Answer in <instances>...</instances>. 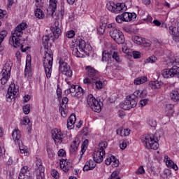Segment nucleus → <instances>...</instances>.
Listing matches in <instances>:
<instances>
[{"label":"nucleus","mask_w":179,"mask_h":179,"mask_svg":"<svg viewBox=\"0 0 179 179\" xmlns=\"http://www.w3.org/2000/svg\"><path fill=\"white\" fill-rule=\"evenodd\" d=\"M107 27L106 24H102L101 25L99 26L98 28V32L99 34H104V31H106V27Z\"/></svg>","instance_id":"obj_47"},{"label":"nucleus","mask_w":179,"mask_h":179,"mask_svg":"<svg viewBox=\"0 0 179 179\" xmlns=\"http://www.w3.org/2000/svg\"><path fill=\"white\" fill-rule=\"evenodd\" d=\"M152 89H160L163 86V83L162 81H153L150 83Z\"/></svg>","instance_id":"obj_31"},{"label":"nucleus","mask_w":179,"mask_h":179,"mask_svg":"<svg viewBox=\"0 0 179 179\" xmlns=\"http://www.w3.org/2000/svg\"><path fill=\"white\" fill-rule=\"evenodd\" d=\"M127 141H122L120 143V148L122 150H124L127 149Z\"/></svg>","instance_id":"obj_57"},{"label":"nucleus","mask_w":179,"mask_h":179,"mask_svg":"<svg viewBox=\"0 0 179 179\" xmlns=\"http://www.w3.org/2000/svg\"><path fill=\"white\" fill-rule=\"evenodd\" d=\"M76 122V115L75 114H71L67 120V128L68 129H72V127Z\"/></svg>","instance_id":"obj_19"},{"label":"nucleus","mask_w":179,"mask_h":179,"mask_svg":"<svg viewBox=\"0 0 179 179\" xmlns=\"http://www.w3.org/2000/svg\"><path fill=\"white\" fill-rule=\"evenodd\" d=\"M51 176L53 177V178H56V179L59 178V173H58V171L55 169L52 170Z\"/></svg>","instance_id":"obj_54"},{"label":"nucleus","mask_w":179,"mask_h":179,"mask_svg":"<svg viewBox=\"0 0 179 179\" xmlns=\"http://www.w3.org/2000/svg\"><path fill=\"white\" fill-rule=\"evenodd\" d=\"M133 58H134V59H138V58H141V52H139L138 51H134L133 52Z\"/></svg>","instance_id":"obj_61"},{"label":"nucleus","mask_w":179,"mask_h":179,"mask_svg":"<svg viewBox=\"0 0 179 179\" xmlns=\"http://www.w3.org/2000/svg\"><path fill=\"white\" fill-rule=\"evenodd\" d=\"M174 108V105L171 103H168L166 105L165 111L169 115L173 114V109Z\"/></svg>","instance_id":"obj_39"},{"label":"nucleus","mask_w":179,"mask_h":179,"mask_svg":"<svg viewBox=\"0 0 179 179\" xmlns=\"http://www.w3.org/2000/svg\"><path fill=\"white\" fill-rule=\"evenodd\" d=\"M163 78L171 79V78H179V67L173 66L171 69H164L161 72Z\"/></svg>","instance_id":"obj_6"},{"label":"nucleus","mask_w":179,"mask_h":179,"mask_svg":"<svg viewBox=\"0 0 179 179\" xmlns=\"http://www.w3.org/2000/svg\"><path fill=\"white\" fill-rule=\"evenodd\" d=\"M59 22H61L60 20L55 19L54 24L50 27V30L52 33H53L55 38H58V37L61 36V33H62V31L61 30L62 26L59 24Z\"/></svg>","instance_id":"obj_11"},{"label":"nucleus","mask_w":179,"mask_h":179,"mask_svg":"<svg viewBox=\"0 0 179 179\" xmlns=\"http://www.w3.org/2000/svg\"><path fill=\"white\" fill-rule=\"evenodd\" d=\"M127 7L125 6V3H115V10L114 13H120L122 10H125Z\"/></svg>","instance_id":"obj_22"},{"label":"nucleus","mask_w":179,"mask_h":179,"mask_svg":"<svg viewBox=\"0 0 179 179\" xmlns=\"http://www.w3.org/2000/svg\"><path fill=\"white\" fill-rule=\"evenodd\" d=\"M50 38H51L50 35H45L42 38V42H43V45H44L45 50L49 49L48 42L50 41Z\"/></svg>","instance_id":"obj_32"},{"label":"nucleus","mask_w":179,"mask_h":179,"mask_svg":"<svg viewBox=\"0 0 179 179\" xmlns=\"http://www.w3.org/2000/svg\"><path fill=\"white\" fill-rule=\"evenodd\" d=\"M24 76L25 78H29V76H31V68H30V65L27 64L25 66Z\"/></svg>","instance_id":"obj_42"},{"label":"nucleus","mask_w":179,"mask_h":179,"mask_svg":"<svg viewBox=\"0 0 179 179\" xmlns=\"http://www.w3.org/2000/svg\"><path fill=\"white\" fill-rule=\"evenodd\" d=\"M85 91L82 88V87H78L76 94H74V97L76 99H82L83 95L85 94Z\"/></svg>","instance_id":"obj_26"},{"label":"nucleus","mask_w":179,"mask_h":179,"mask_svg":"<svg viewBox=\"0 0 179 179\" xmlns=\"http://www.w3.org/2000/svg\"><path fill=\"white\" fill-rule=\"evenodd\" d=\"M36 171L39 173L37 176V179H45V176L44 175L45 169L40 160L36 161Z\"/></svg>","instance_id":"obj_14"},{"label":"nucleus","mask_w":179,"mask_h":179,"mask_svg":"<svg viewBox=\"0 0 179 179\" xmlns=\"http://www.w3.org/2000/svg\"><path fill=\"white\" fill-rule=\"evenodd\" d=\"M136 19V13H123L121 15H118L115 17L117 23H122V22H131V20H135Z\"/></svg>","instance_id":"obj_7"},{"label":"nucleus","mask_w":179,"mask_h":179,"mask_svg":"<svg viewBox=\"0 0 179 179\" xmlns=\"http://www.w3.org/2000/svg\"><path fill=\"white\" fill-rule=\"evenodd\" d=\"M113 59H115L116 62H121V59L120 58V56L118 55V52H113L112 55Z\"/></svg>","instance_id":"obj_51"},{"label":"nucleus","mask_w":179,"mask_h":179,"mask_svg":"<svg viewBox=\"0 0 179 179\" xmlns=\"http://www.w3.org/2000/svg\"><path fill=\"white\" fill-rule=\"evenodd\" d=\"M148 125L150 127H151L152 128H155V127H156V125H157V123L156 122V120H149L148 121Z\"/></svg>","instance_id":"obj_62"},{"label":"nucleus","mask_w":179,"mask_h":179,"mask_svg":"<svg viewBox=\"0 0 179 179\" xmlns=\"http://www.w3.org/2000/svg\"><path fill=\"white\" fill-rule=\"evenodd\" d=\"M170 97L172 101H179V92L177 90H173L171 92Z\"/></svg>","instance_id":"obj_25"},{"label":"nucleus","mask_w":179,"mask_h":179,"mask_svg":"<svg viewBox=\"0 0 179 179\" xmlns=\"http://www.w3.org/2000/svg\"><path fill=\"white\" fill-rule=\"evenodd\" d=\"M94 82V80H92V78H89V77L87 76L83 80V83L85 85H87L88 86H90V85H93Z\"/></svg>","instance_id":"obj_49"},{"label":"nucleus","mask_w":179,"mask_h":179,"mask_svg":"<svg viewBox=\"0 0 179 179\" xmlns=\"http://www.w3.org/2000/svg\"><path fill=\"white\" fill-rule=\"evenodd\" d=\"M52 61H54L52 51L51 49H45L43 65L48 79L51 78L52 73Z\"/></svg>","instance_id":"obj_2"},{"label":"nucleus","mask_w":179,"mask_h":179,"mask_svg":"<svg viewBox=\"0 0 179 179\" xmlns=\"http://www.w3.org/2000/svg\"><path fill=\"white\" fill-rule=\"evenodd\" d=\"M110 179H121L118 176V171H114L110 177Z\"/></svg>","instance_id":"obj_59"},{"label":"nucleus","mask_w":179,"mask_h":179,"mask_svg":"<svg viewBox=\"0 0 179 179\" xmlns=\"http://www.w3.org/2000/svg\"><path fill=\"white\" fill-rule=\"evenodd\" d=\"M64 15H65V10H61V11L57 14V20L61 22V20L64 19Z\"/></svg>","instance_id":"obj_56"},{"label":"nucleus","mask_w":179,"mask_h":179,"mask_svg":"<svg viewBox=\"0 0 179 179\" xmlns=\"http://www.w3.org/2000/svg\"><path fill=\"white\" fill-rule=\"evenodd\" d=\"M35 16L38 19H44V17H45V15H44V12L41 9L37 8L35 10Z\"/></svg>","instance_id":"obj_34"},{"label":"nucleus","mask_w":179,"mask_h":179,"mask_svg":"<svg viewBox=\"0 0 179 179\" xmlns=\"http://www.w3.org/2000/svg\"><path fill=\"white\" fill-rule=\"evenodd\" d=\"M13 64H12V62L8 61L5 64V66L3 67V69L2 70V73L6 72L8 75H10V71L12 70V66Z\"/></svg>","instance_id":"obj_27"},{"label":"nucleus","mask_w":179,"mask_h":179,"mask_svg":"<svg viewBox=\"0 0 179 179\" xmlns=\"http://www.w3.org/2000/svg\"><path fill=\"white\" fill-rule=\"evenodd\" d=\"M76 44L78 47V48L81 52H83V51H85V48H86V42H85V41H83L80 38H78L76 41Z\"/></svg>","instance_id":"obj_20"},{"label":"nucleus","mask_w":179,"mask_h":179,"mask_svg":"<svg viewBox=\"0 0 179 179\" xmlns=\"http://www.w3.org/2000/svg\"><path fill=\"white\" fill-rule=\"evenodd\" d=\"M132 41L135 43V44H138V45H141V44H143V39L142 37L138 36H134L131 38Z\"/></svg>","instance_id":"obj_36"},{"label":"nucleus","mask_w":179,"mask_h":179,"mask_svg":"<svg viewBox=\"0 0 179 179\" xmlns=\"http://www.w3.org/2000/svg\"><path fill=\"white\" fill-rule=\"evenodd\" d=\"M148 80L146 77H141L134 80V85H142V83H145Z\"/></svg>","instance_id":"obj_40"},{"label":"nucleus","mask_w":179,"mask_h":179,"mask_svg":"<svg viewBox=\"0 0 179 179\" xmlns=\"http://www.w3.org/2000/svg\"><path fill=\"white\" fill-rule=\"evenodd\" d=\"M27 29V24L25 22H22L20 24H18L15 30L14 33H13L12 38H10L9 43L11 45H13L15 48H17V47H21V51L22 52H26L27 50H29V47H27L25 48H23V45L20 43V41L22 40V36H23V30H26Z\"/></svg>","instance_id":"obj_1"},{"label":"nucleus","mask_w":179,"mask_h":179,"mask_svg":"<svg viewBox=\"0 0 179 179\" xmlns=\"http://www.w3.org/2000/svg\"><path fill=\"white\" fill-rule=\"evenodd\" d=\"M76 85H71V87L64 91L65 94H71L74 97L75 92H76Z\"/></svg>","instance_id":"obj_28"},{"label":"nucleus","mask_w":179,"mask_h":179,"mask_svg":"<svg viewBox=\"0 0 179 179\" xmlns=\"http://www.w3.org/2000/svg\"><path fill=\"white\" fill-rule=\"evenodd\" d=\"M21 124L22 125H26V124H27L28 127H29V129H31V122L29 117H23Z\"/></svg>","instance_id":"obj_41"},{"label":"nucleus","mask_w":179,"mask_h":179,"mask_svg":"<svg viewBox=\"0 0 179 179\" xmlns=\"http://www.w3.org/2000/svg\"><path fill=\"white\" fill-rule=\"evenodd\" d=\"M87 143H89V140H85L83 142V143L81 146V155L80 156V157H78L79 160H80V159H82V156H83V154L85 153V152H86L85 147L86 146V145H87Z\"/></svg>","instance_id":"obj_44"},{"label":"nucleus","mask_w":179,"mask_h":179,"mask_svg":"<svg viewBox=\"0 0 179 179\" xmlns=\"http://www.w3.org/2000/svg\"><path fill=\"white\" fill-rule=\"evenodd\" d=\"M24 114H29L30 113V104H27L22 108Z\"/></svg>","instance_id":"obj_52"},{"label":"nucleus","mask_w":179,"mask_h":179,"mask_svg":"<svg viewBox=\"0 0 179 179\" xmlns=\"http://www.w3.org/2000/svg\"><path fill=\"white\" fill-rule=\"evenodd\" d=\"M142 141L147 149H152L153 150L159 149V143L153 134H146Z\"/></svg>","instance_id":"obj_5"},{"label":"nucleus","mask_w":179,"mask_h":179,"mask_svg":"<svg viewBox=\"0 0 179 179\" xmlns=\"http://www.w3.org/2000/svg\"><path fill=\"white\" fill-rule=\"evenodd\" d=\"M106 8L110 12H113L114 13L115 8V3L113 1H110L109 3H108L106 4Z\"/></svg>","instance_id":"obj_45"},{"label":"nucleus","mask_w":179,"mask_h":179,"mask_svg":"<svg viewBox=\"0 0 179 179\" xmlns=\"http://www.w3.org/2000/svg\"><path fill=\"white\" fill-rule=\"evenodd\" d=\"M19 92V89L16 88V86L15 85H11L9 86L8 89V92L6 95V99H10L12 100L15 98V96H16V93Z\"/></svg>","instance_id":"obj_16"},{"label":"nucleus","mask_w":179,"mask_h":179,"mask_svg":"<svg viewBox=\"0 0 179 179\" xmlns=\"http://www.w3.org/2000/svg\"><path fill=\"white\" fill-rule=\"evenodd\" d=\"M108 146L107 141H102L99 143L97 148L93 154V159L95 163H101L104 156H106V149Z\"/></svg>","instance_id":"obj_4"},{"label":"nucleus","mask_w":179,"mask_h":179,"mask_svg":"<svg viewBox=\"0 0 179 179\" xmlns=\"http://www.w3.org/2000/svg\"><path fill=\"white\" fill-rule=\"evenodd\" d=\"M18 179H32L31 173H30V171H29V167L23 166L21 169Z\"/></svg>","instance_id":"obj_15"},{"label":"nucleus","mask_w":179,"mask_h":179,"mask_svg":"<svg viewBox=\"0 0 179 179\" xmlns=\"http://www.w3.org/2000/svg\"><path fill=\"white\" fill-rule=\"evenodd\" d=\"M127 99L129 100V103L130 104L131 108H134V107H136V101H135V98L132 96H127Z\"/></svg>","instance_id":"obj_43"},{"label":"nucleus","mask_w":179,"mask_h":179,"mask_svg":"<svg viewBox=\"0 0 179 179\" xmlns=\"http://www.w3.org/2000/svg\"><path fill=\"white\" fill-rule=\"evenodd\" d=\"M72 54L73 55H75V57H77L78 58H83V54H82V52H80V50L79 51V49H78V48H73Z\"/></svg>","instance_id":"obj_37"},{"label":"nucleus","mask_w":179,"mask_h":179,"mask_svg":"<svg viewBox=\"0 0 179 179\" xmlns=\"http://www.w3.org/2000/svg\"><path fill=\"white\" fill-rule=\"evenodd\" d=\"M93 169H94V165L90 166L86 162L83 167V171H89V170H93Z\"/></svg>","instance_id":"obj_58"},{"label":"nucleus","mask_w":179,"mask_h":179,"mask_svg":"<svg viewBox=\"0 0 179 179\" xmlns=\"http://www.w3.org/2000/svg\"><path fill=\"white\" fill-rule=\"evenodd\" d=\"M157 61V57L156 56H151L146 59V62L148 64H155Z\"/></svg>","instance_id":"obj_48"},{"label":"nucleus","mask_w":179,"mask_h":179,"mask_svg":"<svg viewBox=\"0 0 179 179\" xmlns=\"http://www.w3.org/2000/svg\"><path fill=\"white\" fill-rule=\"evenodd\" d=\"M87 104L94 113H100V111H101V105H100V102H99V101L92 94L88 96Z\"/></svg>","instance_id":"obj_8"},{"label":"nucleus","mask_w":179,"mask_h":179,"mask_svg":"<svg viewBox=\"0 0 179 179\" xmlns=\"http://www.w3.org/2000/svg\"><path fill=\"white\" fill-rule=\"evenodd\" d=\"M58 156H59V157H65L66 152L64 149H61L58 151Z\"/></svg>","instance_id":"obj_60"},{"label":"nucleus","mask_w":179,"mask_h":179,"mask_svg":"<svg viewBox=\"0 0 179 179\" xmlns=\"http://www.w3.org/2000/svg\"><path fill=\"white\" fill-rule=\"evenodd\" d=\"M58 1L57 0H50V6H49V9H51V11L52 13L55 12L57 10V3Z\"/></svg>","instance_id":"obj_33"},{"label":"nucleus","mask_w":179,"mask_h":179,"mask_svg":"<svg viewBox=\"0 0 179 179\" xmlns=\"http://www.w3.org/2000/svg\"><path fill=\"white\" fill-rule=\"evenodd\" d=\"M107 29H110V36L114 40V41H115V43H117L118 44H124V43H125L124 34L120 29H117L115 23L109 24L107 26Z\"/></svg>","instance_id":"obj_3"},{"label":"nucleus","mask_w":179,"mask_h":179,"mask_svg":"<svg viewBox=\"0 0 179 179\" xmlns=\"http://www.w3.org/2000/svg\"><path fill=\"white\" fill-rule=\"evenodd\" d=\"M66 36L68 38H73L75 37V31L71 30L67 31Z\"/></svg>","instance_id":"obj_55"},{"label":"nucleus","mask_w":179,"mask_h":179,"mask_svg":"<svg viewBox=\"0 0 179 179\" xmlns=\"http://www.w3.org/2000/svg\"><path fill=\"white\" fill-rule=\"evenodd\" d=\"M149 99H142L140 101V105L141 107H145L148 104Z\"/></svg>","instance_id":"obj_63"},{"label":"nucleus","mask_w":179,"mask_h":179,"mask_svg":"<svg viewBox=\"0 0 179 179\" xmlns=\"http://www.w3.org/2000/svg\"><path fill=\"white\" fill-rule=\"evenodd\" d=\"M52 134V138L55 141V145L58 146V145H61L62 143V136H64V134H62V132H61V130H59L57 129H54L51 131Z\"/></svg>","instance_id":"obj_12"},{"label":"nucleus","mask_w":179,"mask_h":179,"mask_svg":"<svg viewBox=\"0 0 179 179\" xmlns=\"http://www.w3.org/2000/svg\"><path fill=\"white\" fill-rule=\"evenodd\" d=\"M69 100V99L67 97H64V98L62 99V101L61 106H64V107H66V106L65 104H68Z\"/></svg>","instance_id":"obj_64"},{"label":"nucleus","mask_w":179,"mask_h":179,"mask_svg":"<svg viewBox=\"0 0 179 179\" xmlns=\"http://www.w3.org/2000/svg\"><path fill=\"white\" fill-rule=\"evenodd\" d=\"M2 77L1 78V85H6L8 83V80H9V76H10V74H8L7 72H1Z\"/></svg>","instance_id":"obj_29"},{"label":"nucleus","mask_w":179,"mask_h":179,"mask_svg":"<svg viewBox=\"0 0 179 179\" xmlns=\"http://www.w3.org/2000/svg\"><path fill=\"white\" fill-rule=\"evenodd\" d=\"M78 146H79V144L76 141H73L71 148H70V152L71 153L73 154L75 152L78 150Z\"/></svg>","instance_id":"obj_38"},{"label":"nucleus","mask_w":179,"mask_h":179,"mask_svg":"<svg viewBox=\"0 0 179 179\" xmlns=\"http://www.w3.org/2000/svg\"><path fill=\"white\" fill-rule=\"evenodd\" d=\"M166 163L168 167H169L170 169H173V170H175V171H177V170H178V166H177V164H174V162L171 159L166 161Z\"/></svg>","instance_id":"obj_35"},{"label":"nucleus","mask_w":179,"mask_h":179,"mask_svg":"<svg viewBox=\"0 0 179 179\" xmlns=\"http://www.w3.org/2000/svg\"><path fill=\"white\" fill-rule=\"evenodd\" d=\"M116 133L120 136H128L131 134V130L129 129L120 127L116 130Z\"/></svg>","instance_id":"obj_17"},{"label":"nucleus","mask_w":179,"mask_h":179,"mask_svg":"<svg viewBox=\"0 0 179 179\" xmlns=\"http://www.w3.org/2000/svg\"><path fill=\"white\" fill-rule=\"evenodd\" d=\"M8 36V31L6 30H3L0 32V52L4 50L5 46L2 45L3 40H5V37Z\"/></svg>","instance_id":"obj_21"},{"label":"nucleus","mask_w":179,"mask_h":179,"mask_svg":"<svg viewBox=\"0 0 179 179\" xmlns=\"http://www.w3.org/2000/svg\"><path fill=\"white\" fill-rule=\"evenodd\" d=\"M113 55L110 52H107V51L104 50L102 52V62H108V64H110L111 62Z\"/></svg>","instance_id":"obj_18"},{"label":"nucleus","mask_w":179,"mask_h":179,"mask_svg":"<svg viewBox=\"0 0 179 179\" xmlns=\"http://www.w3.org/2000/svg\"><path fill=\"white\" fill-rule=\"evenodd\" d=\"M120 107L123 110H131V105L129 103V100L128 99V97L127 98L126 100L124 101L123 103H120Z\"/></svg>","instance_id":"obj_30"},{"label":"nucleus","mask_w":179,"mask_h":179,"mask_svg":"<svg viewBox=\"0 0 179 179\" xmlns=\"http://www.w3.org/2000/svg\"><path fill=\"white\" fill-rule=\"evenodd\" d=\"M93 83H95L96 89H103V82L100 81L99 78L96 80H94Z\"/></svg>","instance_id":"obj_46"},{"label":"nucleus","mask_w":179,"mask_h":179,"mask_svg":"<svg viewBox=\"0 0 179 179\" xmlns=\"http://www.w3.org/2000/svg\"><path fill=\"white\" fill-rule=\"evenodd\" d=\"M85 69L87 71L86 75L87 78H90L92 80H96V79H99V71H97L94 68L91 66H88Z\"/></svg>","instance_id":"obj_13"},{"label":"nucleus","mask_w":179,"mask_h":179,"mask_svg":"<svg viewBox=\"0 0 179 179\" xmlns=\"http://www.w3.org/2000/svg\"><path fill=\"white\" fill-rule=\"evenodd\" d=\"M112 163L113 167H118L120 166V161L114 155H112Z\"/></svg>","instance_id":"obj_50"},{"label":"nucleus","mask_w":179,"mask_h":179,"mask_svg":"<svg viewBox=\"0 0 179 179\" xmlns=\"http://www.w3.org/2000/svg\"><path fill=\"white\" fill-rule=\"evenodd\" d=\"M148 94L146 90H136L134 92L133 96L137 99H145Z\"/></svg>","instance_id":"obj_23"},{"label":"nucleus","mask_w":179,"mask_h":179,"mask_svg":"<svg viewBox=\"0 0 179 179\" xmlns=\"http://www.w3.org/2000/svg\"><path fill=\"white\" fill-rule=\"evenodd\" d=\"M169 33L173 36V39L176 43H179V41H176L175 38L176 37H179V31L177 27H170L169 28Z\"/></svg>","instance_id":"obj_24"},{"label":"nucleus","mask_w":179,"mask_h":179,"mask_svg":"<svg viewBox=\"0 0 179 179\" xmlns=\"http://www.w3.org/2000/svg\"><path fill=\"white\" fill-rule=\"evenodd\" d=\"M59 112L61 113L62 117H63L64 118L66 117V109H65L64 106H60Z\"/></svg>","instance_id":"obj_53"},{"label":"nucleus","mask_w":179,"mask_h":179,"mask_svg":"<svg viewBox=\"0 0 179 179\" xmlns=\"http://www.w3.org/2000/svg\"><path fill=\"white\" fill-rule=\"evenodd\" d=\"M59 71L62 72V73H64L66 76L69 78H72V70H71V67L68 66V64L64 60H59Z\"/></svg>","instance_id":"obj_9"},{"label":"nucleus","mask_w":179,"mask_h":179,"mask_svg":"<svg viewBox=\"0 0 179 179\" xmlns=\"http://www.w3.org/2000/svg\"><path fill=\"white\" fill-rule=\"evenodd\" d=\"M12 136L14 142H15V143L18 145L20 152L26 153V149L24 148L22 149V146L20 145L22 143V141H20V138H22V134H20V131H19V129L15 128L14 129V131L12 133Z\"/></svg>","instance_id":"obj_10"}]
</instances>
